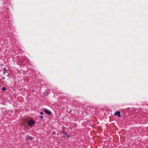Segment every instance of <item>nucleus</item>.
Instances as JSON below:
<instances>
[{
  "mask_svg": "<svg viewBox=\"0 0 148 148\" xmlns=\"http://www.w3.org/2000/svg\"><path fill=\"white\" fill-rule=\"evenodd\" d=\"M114 115L115 116H117L119 117H120L121 116L120 114V112L119 111L116 112L114 113Z\"/></svg>",
  "mask_w": 148,
  "mask_h": 148,
  "instance_id": "obj_1",
  "label": "nucleus"
},
{
  "mask_svg": "<svg viewBox=\"0 0 148 148\" xmlns=\"http://www.w3.org/2000/svg\"><path fill=\"white\" fill-rule=\"evenodd\" d=\"M34 122H35V121H34L32 120H31L28 123V124L29 125H32L34 123Z\"/></svg>",
  "mask_w": 148,
  "mask_h": 148,
  "instance_id": "obj_2",
  "label": "nucleus"
},
{
  "mask_svg": "<svg viewBox=\"0 0 148 148\" xmlns=\"http://www.w3.org/2000/svg\"><path fill=\"white\" fill-rule=\"evenodd\" d=\"M26 139L27 141H32V138L29 136H27L26 137Z\"/></svg>",
  "mask_w": 148,
  "mask_h": 148,
  "instance_id": "obj_3",
  "label": "nucleus"
},
{
  "mask_svg": "<svg viewBox=\"0 0 148 148\" xmlns=\"http://www.w3.org/2000/svg\"><path fill=\"white\" fill-rule=\"evenodd\" d=\"M44 112L48 114H51V112L49 110H45Z\"/></svg>",
  "mask_w": 148,
  "mask_h": 148,
  "instance_id": "obj_4",
  "label": "nucleus"
},
{
  "mask_svg": "<svg viewBox=\"0 0 148 148\" xmlns=\"http://www.w3.org/2000/svg\"><path fill=\"white\" fill-rule=\"evenodd\" d=\"M6 89V88L5 87H3L2 88V91H5Z\"/></svg>",
  "mask_w": 148,
  "mask_h": 148,
  "instance_id": "obj_5",
  "label": "nucleus"
},
{
  "mask_svg": "<svg viewBox=\"0 0 148 148\" xmlns=\"http://www.w3.org/2000/svg\"><path fill=\"white\" fill-rule=\"evenodd\" d=\"M40 118H41V119H42L43 118V117L42 116H40Z\"/></svg>",
  "mask_w": 148,
  "mask_h": 148,
  "instance_id": "obj_6",
  "label": "nucleus"
},
{
  "mask_svg": "<svg viewBox=\"0 0 148 148\" xmlns=\"http://www.w3.org/2000/svg\"><path fill=\"white\" fill-rule=\"evenodd\" d=\"M40 114H41V115H42L43 114V112H40Z\"/></svg>",
  "mask_w": 148,
  "mask_h": 148,
  "instance_id": "obj_7",
  "label": "nucleus"
},
{
  "mask_svg": "<svg viewBox=\"0 0 148 148\" xmlns=\"http://www.w3.org/2000/svg\"><path fill=\"white\" fill-rule=\"evenodd\" d=\"M67 136L68 138H69L70 137V136L69 135H68Z\"/></svg>",
  "mask_w": 148,
  "mask_h": 148,
  "instance_id": "obj_8",
  "label": "nucleus"
},
{
  "mask_svg": "<svg viewBox=\"0 0 148 148\" xmlns=\"http://www.w3.org/2000/svg\"><path fill=\"white\" fill-rule=\"evenodd\" d=\"M4 71H7V70H6L5 69V70H4Z\"/></svg>",
  "mask_w": 148,
  "mask_h": 148,
  "instance_id": "obj_9",
  "label": "nucleus"
}]
</instances>
